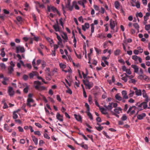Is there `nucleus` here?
Returning <instances> with one entry per match:
<instances>
[{"instance_id":"27","label":"nucleus","mask_w":150,"mask_h":150,"mask_svg":"<svg viewBox=\"0 0 150 150\" xmlns=\"http://www.w3.org/2000/svg\"><path fill=\"white\" fill-rule=\"evenodd\" d=\"M86 113H87L88 116L89 117L91 120H93V118L90 112V111H87Z\"/></svg>"},{"instance_id":"13","label":"nucleus","mask_w":150,"mask_h":150,"mask_svg":"<svg viewBox=\"0 0 150 150\" xmlns=\"http://www.w3.org/2000/svg\"><path fill=\"white\" fill-rule=\"evenodd\" d=\"M146 116L145 113H143L141 114L138 115L137 116V118L138 120H141L143 119V118Z\"/></svg>"},{"instance_id":"53","label":"nucleus","mask_w":150,"mask_h":150,"mask_svg":"<svg viewBox=\"0 0 150 150\" xmlns=\"http://www.w3.org/2000/svg\"><path fill=\"white\" fill-rule=\"evenodd\" d=\"M18 129L19 131L21 132H23L24 131L23 128L20 126H19L18 127Z\"/></svg>"},{"instance_id":"3","label":"nucleus","mask_w":150,"mask_h":150,"mask_svg":"<svg viewBox=\"0 0 150 150\" xmlns=\"http://www.w3.org/2000/svg\"><path fill=\"white\" fill-rule=\"evenodd\" d=\"M16 52L17 53H19L20 52L23 53L25 51L24 48L23 47L21 46L20 45L16 47Z\"/></svg>"},{"instance_id":"34","label":"nucleus","mask_w":150,"mask_h":150,"mask_svg":"<svg viewBox=\"0 0 150 150\" xmlns=\"http://www.w3.org/2000/svg\"><path fill=\"white\" fill-rule=\"evenodd\" d=\"M142 92L143 96L144 98H146V97H148V96L147 95L146 91L145 90L143 89L142 90Z\"/></svg>"},{"instance_id":"2","label":"nucleus","mask_w":150,"mask_h":150,"mask_svg":"<svg viewBox=\"0 0 150 150\" xmlns=\"http://www.w3.org/2000/svg\"><path fill=\"white\" fill-rule=\"evenodd\" d=\"M83 82L84 84L88 87L89 89H90L93 86V83H90L88 80H86V81L83 80Z\"/></svg>"},{"instance_id":"10","label":"nucleus","mask_w":150,"mask_h":150,"mask_svg":"<svg viewBox=\"0 0 150 150\" xmlns=\"http://www.w3.org/2000/svg\"><path fill=\"white\" fill-rule=\"evenodd\" d=\"M57 118L59 121L62 122L63 120V115H61L59 112H57L56 115Z\"/></svg>"},{"instance_id":"41","label":"nucleus","mask_w":150,"mask_h":150,"mask_svg":"<svg viewBox=\"0 0 150 150\" xmlns=\"http://www.w3.org/2000/svg\"><path fill=\"white\" fill-rule=\"evenodd\" d=\"M139 57L138 56L134 55L132 56V59L135 61H137Z\"/></svg>"},{"instance_id":"32","label":"nucleus","mask_w":150,"mask_h":150,"mask_svg":"<svg viewBox=\"0 0 150 150\" xmlns=\"http://www.w3.org/2000/svg\"><path fill=\"white\" fill-rule=\"evenodd\" d=\"M133 25L134 27L137 30H138V32H139V26L138 24L136 23H134L133 24Z\"/></svg>"},{"instance_id":"47","label":"nucleus","mask_w":150,"mask_h":150,"mask_svg":"<svg viewBox=\"0 0 150 150\" xmlns=\"http://www.w3.org/2000/svg\"><path fill=\"white\" fill-rule=\"evenodd\" d=\"M25 107H26L25 104H23V106L21 107V108L23 110H24L25 112H27V110L25 109Z\"/></svg>"},{"instance_id":"59","label":"nucleus","mask_w":150,"mask_h":150,"mask_svg":"<svg viewBox=\"0 0 150 150\" xmlns=\"http://www.w3.org/2000/svg\"><path fill=\"white\" fill-rule=\"evenodd\" d=\"M0 66L2 68L5 69L6 68L5 64L3 63H1L0 64Z\"/></svg>"},{"instance_id":"56","label":"nucleus","mask_w":150,"mask_h":150,"mask_svg":"<svg viewBox=\"0 0 150 150\" xmlns=\"http://www.w3.org/2000/svg\"><path fill=\"white\" fill-rule=\"evenodd\" d=\"M35 125L36 126H37V127H38L39 128H41L42 127V126L40 125V124L38 122L35 123Z\"/></svg>"},{"instance_id":"19","label":"nucleus","mask_w":150,"mask_h":150,"mask_svg":"<svg viewBox=\"0 0 150 150\" xmlns=\"http://www.w3.org/2000/svg\"><path fill=\"white\" fill-rule=\"evenodd\" d=\"M63 35H62V37L65 40L64 42H67L68 40V38L67 36V34L64 32H63Z\"/></svg>"},{"instance_id":"58","label":"nucleus","mask_w":150,"mask_h":150,"mask_svg":"<svg viewBox=\"0 0 150 150\" xmlns=\"http://www.w3.org/2000/svg\"><path fill=\"white\" fill-rule=\"evenodd\" d=\"M95 49L98 54H99L101 53V50H100L96 47L95 48Z\"/></svg>"},{"instance_id":"21","label":"nucleus","mask_w":150,"mask_h":150,"mask_svg":"<svg viewBox=\"0 0 150 150\" xmlns=\"http://www.w3.org/2000/svg\"><path fill=\"white\" fill-rule=\"evenodd\" d=\"M74 116L76 119L78 121H82V118L81 116L78 115L76 114H74Z\"/></svg>"},{"instance_id":"26","label":"nucleus","mask_w":150,"mask_h":150,"mask_svg":"<svg viewBox=\"0 0 150 150\" xmlns=\"http://www.w3.org/2000/svg\"><path fill=\"white\" fill-rule=\"evenodd\" d=\"M8 73L10 74H12V72L13 71V68L11 66H9L8 68Z\"/></svg>"},{"instance_id":"5","label":"nucleus","mask_w":150,"mask_h":150,"mask_svg":"<svg viewBox=\"0 0 150 150\" xmlns=\"http://www.w3.org/2000/svg\"><path fill=\"white\" fill-rule=\"evenodd\" d=\"M134 90H135V93L137 96H140L142 95V91L140 89L138 90L137 87H134L133 88Z\"/></svg>"},{"instance_id":"20","label":"nucleus","mask_w":150,"mask_h":150,"mask_svg":"<svg viewBox=\"0 0 150 150\" xmlns=\"http://www.w3.org/2000/svg\"><path fill=\"white\" fill-rule=\"evenodd\" d=\"M65 7L68 9V10L70 11H72L73 10V4L72 6H70V4H66L65 6Z\"/></svg>"},{"instance_id":"29","label":"nucleus","mask_w":150,"mask_h":150,"mask_svg":"<svg viewBox=\"0 0 150 150\" xmlns=\"http://www.w3.org/2000/svg\"><path fill=\"white\" fill-rule=\"evenodd\" d=\"M115 6L116 8L118 9L120 6V4L119 2L118 1H116L115 3Z\"/></svg>"},{"instance_id":"40","label":"nucleus","mask_w":150,"mask_h":150,"mask_svg":"<svg viewBox=\"0 0 150 150\" xmlns=\"http://www.w3.org/2000/svg\"><path fill=\"white\" fill-rule=\"evenodd\" d=\"M95 127L99 131H100L103 128V127L100 126H98V127Z\"/></svg>"},{"instance_id":"54","label":"nucleus","mask_w":150,"mask_h":150,"mask_svg":"<svg viewBox=\"0 0 150 150\" xmlns=\"http://www.w3.org/2000/svg\"><path fill=\"white\" fill-rule=\"evenodd\" d=\"M85 106L87 109V111H90L89 106L87 103H85Z\"/></svg>"},{"instance_id":"18","label":"nucleus","mask_w":150,"mask_h":150,"mask_svg":"<svg viewBox=\"0 0 150 150\" xmlns=\"http://www.w3.org/2000/svg\"><path fill=\"white\" fill-rule=\"evenodd\" d=\"M142 105L144 109H146L147 107V103H146V102H143L142 103L139 105V107H141Z\"/></svg>"},{"instance_id":"52","label":"nucleus","mask_w":150,"mask_h":150,"mask_svg":"<svg viewBox=\"0 0 150 150\" xmlns=\"http://www.w3.org/2000/svg\"><path fill=\"white\" fill-rule=\"evenodd\" d=\"M44 136L45 138L47 139H50V137L49 136L48 134L46 133L44 134Z\"/></svg>"},{"instance_id":"7","label":"nucleus","mask_w":150,"mask_h":150,"mask_svg":"<svg viewBox=\"0 0 150 150\" xmlns=\"http://www.w3.org/2000/svg\"><path fill=\"white\" fill-rule=\"evenodd\" d=\"M39 74L38 72L36 71H32L29 74V76L30 79L33 78L34 76H38Z\"/></svg>"},{"instance_id":"42","label":"nucleus","mask_w":150,"mask_h":150,"mask_svg":"<svg viewBox=\"0 0 150 150\" xmlns=\"http://www.w3.org/2000/svg\"><path fill=\"white\" fill-rule=\"evenodd\" d=\"M92 99L91 96V95H90L88 97V101L89 103L90 104H91L92 103Z\"/></svg>"},{"instance_id":"16","label":"nucleus","mask_w":150,"mask_h":150,"mask_svg":"<svg viewBox=\"0 0 150 150\" xmlns=\"http://www.w3.org/2000/svg\"><path fill=\"white\" fill-rule=\"evenodd\" d=\"M73 4V9L74 7H75L76 9L79 10V8L78 6L77 5V3L76 1H73L72 2Z\"/></svg>"},{"instance_id":"49","label":"nucleus","mask_w":150,"mask_h":150,"mask_svg":"<svg viewBox=\"0 0 150 150\" xmlns=\"http://www.w3.org/2000/svg\"><path fill=\"white\" fill-rule=\"evenodd\" d=\"M47 40L50 42V44H52L54 43L53 40L50 39L49 38H47Z\"/></svg>"},{"instance_id":"14","label":"nucleus","mask_w":150,"mask_h":150,"mask_svg":"<svg viewBox=\"0 0 150 150\" xmlns=\"http://www.w3.org/2000/svg\"><path fill=\"white\" fill-rule=\"evenodd\" d=\"M23 85L24 86H26V87L23 89L24 92L25 93H27L29 89V86L28 85V84L26 83H24Z\"/></svg>"},{"instance_id":"44","label":"nucleus","mask_w":150,"mask_h":150,"mask_svg":"<svg viewBox=\"0 0 150 150\" xmlns=\"http://www.w3.org/2000/svg\"><path fill=\"white\" fill-rule=\"evenodd\" d=\"M127 119V117L125 114L123 115L121 119L123 121L126 120Z\"/></svg>"},{"instance_id":"57","label":"nucleus","mask_w":150,"mask_h":150,"mask_svg":"<svg viewBox=\"0 0 150 150\" xmlns=\"http://www.w3.org/2000/svg\"><path fill=\"white\" fill-rule=\"evenodd\" d=\"M134 93V91H132L131 90H130V93L129 94V97H131L132 96H133Z\"/></svg>"},{"instance_id":"63","label":"nucleus","mask_w":150,"mask_h":150,"mask_svg":"<svg viewBox=\"0 0 150 150\" xmlns=\"http://www.w3.org/2000/svg\"><path fill=\"white\" fill-rule=\"evenodd\" d=\"M86 29H88L89 28V24L88 23H85L84 25Z\"/></svg>"},{"instance_id":"48","label":"nucleus","mask_w":150,"mask_h":150,"mask_svg":"<svg viewBox=\"0 0 150 150\" xmlns=\"http://www.w3.org/2000/svg\"><path fill=\"white\" fill-rule=\"evenodd\" d=\"M59 22L61 25L62 26L63 28H64V23L62 22V18H61L59 19Z\"/></svg>"},{"instance_id":"31","label":"nucleus","mask_w":150,"mask_h":150,"mask_svg":"<svg viewBox=\"0 0 150 150\" xmlns=\"http://www.w3.org/2000/svg\"><path fill=\"white\" fill-rule=\"evenodd\" d=\"M120 50L119 49H117L114 51V54L115 55L117 56L120 54Z\"/></svg>"},{"instance_id":"39","label":"nucleus","mask_w":150,"mask_h":150,"mask_svg":"<svg viewBox=\"0 0 150 150\" xmlns=\"http://www.w3.org/2000/svg\"><path fill=\"white\" fill-rule=\"evenodd\" d=\"M78 4L82 6H83V8L85 7V6L84 5V2H83V1H78Z\"/></svg>"},{"instance_id":"60","label":"nucleus","mask_w":150,"mask_h":150,"mask_svg":"<svg viewBox=\"0 0 150 150\" xmlns=\"http://www.w3.org/2000/svg\"><path fill=\"white\" fill-rule=\"evenodd\" d=\"M42 67L44 68L46 66V62L44 61H43L42 62Z\"/></svg>"},{"instance_id":"36","label":"nucleus","mask_w":150,"mask_h":150,"mask_svg":"<svg viewBox=\"0 0 150 150\" xmlns=\"http://www.w3.org/2000/svg\"><path fill=\"white\" fill-rule=\"evenodd\" d=\"M136 5L135 6L137 8H139L140 7V3L139 1H137V2H136L135 3Z\"/></svg>"},{"instance_id":"9","label":"nucleus","mask_w":150,"mask_h":150,"mask_svg":"<svg viewBox=\"0 0 150 150\" xmlns=\"http://www.w3.org/2000/svg\"><path fill=\"white\" fill-rule=\"evenodd\" d=\"M138 78L140 80L144 79L146 80L147 79H149V77L146 75H141L138 76Z\"/></svg>"},{"instance_id":"62","label":"nucleus","mask_w":150,"mask_h":150,"mask_svg":"<svg viewBox=\"0 0 150 150\" xmlns=\"http://www.w3.org/2000/svg\"><path fill=\"white\" fill-rule=\"evenodd\" d=\"M34 133L35 135H38V136H40L41 134L40 132L38 131H35Z\"/></svg>"},{"instance_id":"11","label":"nucleus","mask_w":150,"mask_h":150,"mask_svg":"<svg viewBox=\"0 0 150 150\" xmlns=\"http://www.w3.org/2000/svg\"><path fill=\"white\" fill-rule=\"evenodd\" d=\"M110 26L112 30H114L115 26V22L114 21H112V19L110 20Z\"/></svg>"},{"instance_id":"30","label":"nucleus","mask_w":150,"mask_h":150,"mask_svg":"<svg viewBox=\"0 0 150 150\" xmlns=\"http://www.w3.org/2000/svg\"><path fill=\"white\" fill-rule=\"evenodd\" d=\"M98 37L100 39H103L106 37V36H105L104 34L102 33L99 34L98 35Z\"/></svg>"},{"instance_id":"6","label":"nucleus","mask_w":150,"mask_h":150,"mask_svg":"<svg viewBox=\"0 0 150 150\" xmlns=\"http://www.w3.org/2000/svg\"><path fill=\"white\" fill-rule=\"evenodd\" d=\"M8 93L9 95L11 96H13L14 93V91L13 90V88L11 87H8Z\"/></svg>"},{"instance_id":"28","label":"nucleus","mask_w":150,"mask_h":150,"mask_svg":"<svg viewBox=\"0 0 150 150\" xmlns=\"http://www.w3.org/2000/svg\"><path fill=\"white\" fill-rule=\"evenodd\" d=\"M115 98L119 101H121L122 100V98L118 94H117L115 96Z\"/></svg>"},{"instance_id":"25","label":"nucleus","mask_w":150,"mask_h":150,"mask_svg":"<svg viewBox=\"0 0 150 150\" xmlns=\"http://www.w3.org/2000/svg\"><path fill=\"white\" fill-rule=\"evenodd\" d=\"M100 110L102 113L104 115L108 114V113L107 112H104V111L106 110L105 108H100Z\"/></svg>"},{"instance_id":"46","label":"nucleus","mask_w":150,"mask_h":150,"mask_svg":"<svg viewBox=\"0 0 150 150\" xmlns=\"http://www.w3.org/2000/svg\"><path fill=\"white\" fill-rule=\"evenodd\" d=\"M136 82V81L134 79H131L129 81V83H132L134 84H135V83Z\"/></svg>"},{"instance_id":"43","label":"nucleus","mask_w":150,"mask_h":150,"mask_svg":"<svg viewBox=\"0 0 150 150\" xmlns=\"http://www.w3.org/2000/svg\"><path fill=\"white\" fill-rule=\"evenodd\" d=\"M28 75L24 74L23 75V79L25 81H27L28 80Z\"/></svg>"},{"instance_id":"61","label":"nucleus","mask_w":150,"mask_h":150,"mask_svg":"<svg viewBox=\"0 0 150 150\" xmlns=\"http://www.w3.org/2000/svg\"><path fill=\"white\" fill-rule=\"evenodd\" d=\"M137 49L139 51L140 53H142L143 52V49H142L140 47H137Z\"/></svg>"},{"instance_id":"35","label":"nucleus","mask_w":150,"mask_h":150,"mask_svg":"<svg viewBox=\"0 0 150 150\" xmlns=\"http://www.w3.org/2000/svg\"><path fill=\"white\" fill-rule=\"evenodd\" d=\"M136 16L137 17H138L139 16L140 18H142L143 16V14L141 12L136 14Z\"/></svg>"},{"instance_id":"4","label":"nucleus","mask_w":150,"mask_h":150,"mask_svg":"<svg viewBox=\"0 0 150 150\" xmlns=\"http://www.w3.org/2000/svg\"><path fill=\"white\" fill-rule=\"evenodd\" d=\"M56 23L53 25V28L56 32L60 31V28L59 26V23L57 19H56Z\"/></svg>"},{"instance_id":"55","label":"nucleus","mask_w":150,"mask_h":150,"mask_svg":"<svg viewBox=\"0 0 150 150\" xmlns=\"http://www.w3.org/2000/svg\"><path fill=\"white\" fill-rule=\"evenodd\" d=\"M145 29L147 30H149L150 29V25H146L145 26Z\"/></svg>"},{"instance_id":"38","label":"nucleus","mask_w":150,"mask_h":150,"mask_svg":"<svg viewBox=\"0 0 150 150\" xmlns=\"http://www.w3.org/2000/svg\"><path fill=\"white\" fill-rule=\"evenodd\" d=\"M4 48H2L1 50V55L2 56V57H4L5 56V53L4 51Z\"/></svg>"},{"instance_id":"23","label":"nucleus","mask_w":150,"mask_h":150,"mask_svg":"<svg viewBox=\"0 0 150 150\" xmlns=\"http://www.w3.org/2000/svg\"><path fill=\"white\" fill-rule=\"evenodd\" d=\"M150 16V13L147 12L146 13L145 16H144V20L145 21H146L149 19V17Z\"/></svg>"},{"instance_id":"51","label":"nucleus","mask_w":150,"mask_h":150,"mask_svg":"<svg viewBox=\"0 0 150 150\" xmlns=\"http://www.w3.org/2000/svg\"><path fill=\"white\" fill-rule=\"evenodd\" d=\"M125 71L126 73L129 75H130L132 74L131 71H130L129 69H127Z\"/></svg>"},{"instance_id":"37","label":"nucleus","mask_w":150,"mask_h":150,"mask_svg":"<svg viewBox=\"0 0 150 150\" xmlns=\"http://www.w3.org/2000/svg\"><path fill=\"white\" fill-rule=\"evenodd\" d=\"M94 24L93 23H92L91 25V32L93 33L94 32Z\"/></svg>"},{"instance_id":"50","label":"nucleus","mask_w":150,"mask_h":150,"mask_svg":"<svg viewBox=\"0 0 150 150\" xmlns=\"http://www.w3.org/2000/svg\"><path fill=\"white\" fill-rule=\"evenodd\" d=\"M51 9L52 10V11L54 12H55L58 10L57 8L54 6H52L51 7Z\"/></svg>"},{"instance_id":"15","label":"nucleus","mask_w":150,"mask_h":150,"mask_svg":"<svg viewBox=\"0 0 150 150\" xmlns=\"http://www.w3.org/2000/svg\"><path fill=\"white\" fill-rule=\"evenodd\" d=\"M122 93L124 99H127L128 98V96H127V91H122Z\"/></svg>"},{"instance_id":"64","label":"nucleus","mask_w":150,"mask_h":150,"mask_svg":"<svg viewBox=\"0 0 150 150\" xmlns=\"http://www.w3.org/2000/svg\"><path fill=\"white\" fill-rule=\"evenodd\" d=\"M17 21H18L19 22H20L21 21H22V17L20 16H18L17 18Z\"/></svg>"},{"instance_id":"24","label":"nucleus","mask_w":150,"mask_h":150,"mask_svg":"<svg viewBox=\"0 0 150 150\" xmlns=\"http://www.w3.org/2000/svg\"><path fill=\"white\" fill-rule=\"evenodd\" d=\"M122 109L120 107H118L114 109V111L115 112V113L117 114H119L120 113V111H122Z\"/></svg>"},{"instance_id":"12","label":"nucleus","mask_w":150,"mask_h":150,"mask_svg":"<svg viewBox=\"0 0 150 150\" xmlns=\"http://www.w3.org/2000/svg\"><path fill=\"white\" fill-rule=\"evenodd\" d=\"M34 100L30 98H28L27 100V105L29 107L32 106L30 104V102L33 103Z\"/></svg>"},{"instance_id":"22","label":"nucleus","mask_w":150,"mask_h":150,"mask_svg":"<svg viewBox=\"0 0 150 150\" xmlns=\"http://www.w3.org/2000/svg\"><path fill=\"white\" fill-rule=\"evenodd\" d=\"M32 137L33 141L34 142L35 144L36 145L38 143V138H36L34 136L32 135Z\"/></svg>"},{"instance_id":"33","label":"nucleus","mask_w":150,"mask_h":150,"mask_svg":"<svg viewBox=\"0 0 150 150\" xmlns=\"http://www.w3.org/2000/svg\"><path fill=\"white\" fill-rule=\"evenodd\" d=\"M13 119L15 120L18 118V115L16 113H15V112H13Z\"/></svg>"},{"instance_id":"45","label":"nucleus","mask_w":150,"mask_h":150,"mask_svg":"<svg viewBox=\"0 0 150 150\" xmlns=\"http://www.w3.org/2000/svg\"><path fill=\"white\" fill-rule=\"evenodd\" d=\"M59 66L61 68L64 69L66 67V65L62 63L59 64Z\"/></svg>"},{"instance_id":"17","label":"nucleus","mask_w":150,"mask_h":150,"mask_svg":"<svg viewBox=\"0 0 150 150\" xmlns=\"http://www.w3.org/2000/svg\"><path fill=\"white\" fill-rule=\"evenodd\" d=\"M131 67L134 69L135 72L136 73L138 72L139 69L137 66L132 64L131 65Z\"/></svg>"},{"instance_id":"1","label":"nucleus","mask_w":150,"mask_h":150,"mask_svg":"<svg viewBox=\"0 0 150 150\" xmlns=\"http://www.w3.org/2000/svg\"><path fill=\"white\" fill-rule=\"evenodd\" d=\"M35 88L39 91H42L45 89V88L44 86H41L40 85L43 84L41 82L39 81H34Z\"/></svg>"},{"instance_id":"8","label":"nucleus","mask_w":150,"mask_h":150,"mask_svg":"<svg viewBox=\"0 0 150 150\" xmlns=\"http://www.w3.org/2000/svg\"><path fill=\"white\" fill-rule=\"evenodd\" d=\"M112 103H109V105L107 106L106 105H104V107L105 108L106 110H112L113 108L112 106Z\"/></svg>"}]
</instances>
